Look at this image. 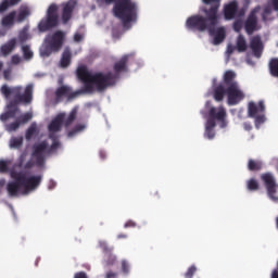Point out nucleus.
<instances>
[{"instance_id": "nucleus-53", "label": "nucleus", "mask_w": 278, "mask_h": 278, "mask_svg": "<svg viewBox=\"0 0 278 278\" xmlns=\"http://www.w3.org/2000/svg\"><path fill=\"white\" fill-rule=\"evenodd\" d=\"M11 62L12 64H21V58L18 54H14L12 58H11Z\"/></svg>"}, {"instance_id": "nucleus-46", "label": "nucleus", "mask_w": 278, "mask_h": 278, "mask_svg": "<svg viewBox=\"0 0 278 278\" xmlns=\"http://www.w3.org/2000/svg\"><path fill=\"white\" fill-rule=\"evenodd\" d=\"M10 5H14V4H12L11 0H3L0 4V12H5V10H8V8H10Z\"/></svg>"}, {"instance_id": "nucleus-26", "label": "nucleus", "mask_w": 278, "mask_h": 278, "mask_svg": "<svg viewBox=\"0 0 278 278\" xmlns=\"http://www.w3.org/2000/svg\"><path fill=\"white\" fill-rule=\"evenodd\" d=\"M49 138L50 140H52V144L50 146V148L48 147V155H51L53 151H58V149H60L61 143L58 140V136H55L54 134H49Z\"/></svg>"}, {"instance_id": "nucleus-10", "label": "nucleus", "mask_w": 278, "mask_h": 278, "mask_svg": "<svg viewBox=\"0 0 278 278\" xmlns=\"http://www.w3.org/2000/svg\"><path fill=\"white\" fill-rule=\"evenodd\" d=\"M261 179L265 184L267 197L273 201L277 195V181L275 180V176L270 173H265L262 174Z\"/></svg>"}, {"instance_id": "nucleus-4", "label": "nucleus", "mask_w": 278, "mask_h": 278, "mask_svg": "<svg viewBox=\"0 0 278 278\" xmlns=\"http://www.w3.org/2000/svg\"><path fill=\"white\" fill-rule=\"evenodd\" d=\"M49 142L47 140L35 143L31 147V159L24 165V170H31L34 166L45 168L47 164V155H49Z\"/></svg>"}, {"instance_id": "nucleus-12", "label": "nucleus", "mask_w": 278, "mask_h": 278, "mask_svg": "<svg viewBox=\"0 0 278 278\" xmlns=\"http://www.w3.org/2000/svg\"><path fill=\"white\" fill-rule=\"evenodd\" d=\"M130 58H134V53L124 54L118 61L114 63L113 75L116 76V80L118 79V77H121V73H127L129 71L127 62H129Z\"/></svg>"}, {"instance_id": "nucleus-59", "label": "nucleus", "mask_w": 278, "mask_h": 278, "mask_svg": "<svg viewBox=\"0 0 278 278\" xmlns=\"http://www.w3.org/2000/svg\"><path fill=\"white\" fill-rule=\"evenodd\" d=\"M125 229H128V227H136V224L134 220H128L124 225Z\"/></svg>"}, {"instance_id": "nucleus-35", "label": "nucleus", "mask_w": 278, "mask_h": 278, "mask_svg": "<svg viewBox=\"0 0 278 278\" xmlns=\"http://www.w3.org/2000/svg\"><path fill=\"white\" fill-rule=\"evenodd\" d=\"M23 147V137H13L10 140L11 149H21Z\"/></svg>"}, {"instance_id": "nucleus-5", "label": "nucleus", "mask_w": 278, "mask_h": 278, "mask_svg": "<svg viewBox=\"0 0 278 278\" xmlns=\"http://www.w3.org/2000/svg\"><path fill=\"white\" fill-rule=\"evenodd\" d=\"M11 179H15V181H22V194H29V192H34V190H38L40 185L42 184V175H33L25 176L23 172H17L16 169H10Z\"/></svg>"}, {"instance_id": "nucleus-44", "label": "nucleus", "mask_w": 278, "mask_h": 278, "mask_svg": "<svg viewBox=\"0 0 278 278\" xmlns=\"http://www.w3.org/2000/svg\"><path fill=\"white\" fill-rule=\"evenodd\" d=\"M270 14H273V8L270 7H265L263 14H262V18L264 22L268 21V16H270Z\"/></svg>"}, {"instance_id": "nucleus-54", "label": "nucleus", "mask_w": 278, "mask_h": 278, "mask_svg": "<svg viewBox=\"0 0 278 278\" xmlns=\"http://www.w3.org/2000/svg\"><path fill=\"white\" fill-rule=\"evenodd\" d=\"M122 270L123 273H126V274L129 273V264L126 261L122 263Z\"/></svg>"}, {"instance_id": "nucleus-36", "label": "nucleus", "mask_w": 278, "mask_h": 278, "mask_svg": "<svg viewBox=\"0 0 278 278\" xmlns=\"http://www.w3.org/2000/svg\"><path fill=\"white\" fill-rule=\"evenodd\" d=\"M247 188L248 190H250V192H255L260 190V182H257V180H255L254 178H251L247 182Z\"/></svg>"}, {"instance_id": "nucleus-15", "label": "nucleus", "mask_w": 278, "mask_h": 278, "mask_svg": "<svg viewBox=\"0 0 278 278\" xmlns=\"http://www.w3.org/2000/svg\"><path fill=\"white\" fill-rule=\"evenodd\" d=\"M208 116L222 124V127H227V111L225 106H212L208 111Z\"/></svg>"}, {"instance_id": "nucleus-27", "label": "nucleus", "mask_w": 278, "mask_h": 278, "mask_svg": "<svg viewBox=\"0 0 278 278\" xmlns=\"http://www.w3.org/2000/svg\"><path fill=\"white\" fill-rule=\"evenodd\" d=\"M15 18H16V11L10 12L8 15H5L2 18L3 27H12V25H14Z\"/></svg>"}, {"instance_id": "nucleus-17", "label": "nucleus", "mask_w": 278, "mask_h": 278, "mask_svg": "<svg viewBox=\"0 0 278 278\" xmlns=\"http://www.w3.org/2000/svg\"><path fill=\"white\" fill-rule=\"evenodd\" d=\"M31 118H34V115L31 113H24L23 115L17 117L15 122L8 124L5 129L9 132L16 131L21 127V125H26V123H29V121H31Z\"/></svg>"}, {"instance_id": "nucleus-42", "label": "nucleus", "mask_w": 278, "mask_h": 278, "mask_svg": "<svg viewBox=\"0 0 278 278\" xmlns=\"http://www.w3.org/2000/svg\"><path fill=\"white\" fill-rule=\"evenodd\" d=\"M194 273H197V266L191 265L187 271L185 273V278H193L194 277Z\"/></svg>"}, {"instance_id": "nucleus-63", "label": "nucleus", "mask_w": 278, "mask_h": 278, "mask_svg": "<svg viewBox=\"0 0 278 278\" xmlns=\"http://www.w3.org/2000/svg\"><path fill=\"white\" fill-rule=\"evenodd\" d=\"M125 238H127V235H125V233L117 235V240H123Z\"/></svg>"}, {"instance_id": "nucleus-20", "label": "nucleus", "mask_w": 278, "mask_h": 278, "mask_svg": "<svg viewBox=\"0 0 278 278\" xmlns=\"http://www.w3.org/2000/svg\"><path fill=\"white\" fill-rule=\"evenodd\" d=\"M238 16V1L232 0L224 5V17L226 21H233Z\"/></svg>"}, {"instance_id": "nucleus-30", "label": "nucleus", "mask_w": 278, "mask_h": 278, "mask_svg": "<svg viewBox=\"0 0 278 278\" xmlns=\"http://www.w3.org/2000/svg\"><path fill=\"white\" fill-rule=\"evenodd\" d=\"M17 113V111L8 109L7 112L0 115V121H2V123H5V121H10V118H16Z\"/></svg>"}, {"instance_id": "nucleus-61", "label": "nucleus", "mask_w": 278, "mask_h": 278, "mask_svg": "<svg viewBox=\"0 0 278 278\" xmlns=\"http://www.w3.org/2000/svg\"><path fill=\"white\" fill-rule=\"evenodd\" d=\"M271 3L274 5V10H276V12L278 11V0H271Z\"/></svg>"}, {"instance_id": "nucleus-49", "label": "nucleus", "mask_w": 278, "mask_h": 278, "mask_svg": "<svg viewBox=\"0 0 278 278\" xmlns=\"http://www.w3.org/2000/svg\"><path fill=\"white\" fill-rule=\"evenodd\" d=\"M214 127H216V119H214V117L208 116L205 129H214Z\"/></svg>"}, {"instance_id": "nucleus-23", "label": "nucleus", "mask_w": 278, "mask_h": 278, "mask_svg": "<svg viewBox=\"0 0 278 278\" xmlns=\"http://www.w3.org/2000/svg\"><path fill=\"white\" fill-rule=\"evenodd\" d=\"M71 62H73V52L71 48H65L60 60L61 68H68Z\"/></svg>"}, {"instance_id": "nucleus-48", "label": "nucleus", "mask_w": 278, "mask_h": 278, "mask_svg": "<svg viewBox=\"0 0 278 278\" xmlns=\"http://www.w3.org/2000/svg\"><path fill=\"white\" fill-rule=\"evenodd\" d=\"M3 78L5 79V81H11V79H12V67H9V68L3 71Z\"/></svg>"}, {"instance_id": "nucleus-52", "label": "nucleus", "mask_w": 278, "mask_h": 278, "mask_svg": "<svg viewBox=\"0 0 278 278\" xmlns=\"http://www.w3.org/2000/svg\"><path fill=\"white\" fill-rule=\"evenodd\" d=\"M18 38L22 42H27L29 39V34H27V30H22L18 35Z\"/></svg>"}, {"instance_id": "nucleus-60", "label": "nucleus", "mask_w": 278, "mask_h": 278, "mask_svg": "<svg viewBox=\"0 0 278 278\" xmlns=\"http://www.w3.org/2000/svg\"><path fill=\"white\" fill-rule=\"evenodd\" d=\"M114 277H116V273H114V271H109L106 274V278H114Z\"/></svg>"}, {"instance_id": "nucleus-25", "label": "nucleus", "mask_w": 278, "mask_h": 278, "mask_svg": "<svg viewBox=\"0 0 278 278\" xmlns=\"http://www.w3.org/2000/svg\"><path fill=\"white\" fill-rule=\"evenodd\" d=\"M73 10H75V5H73V3H71V2H67L63 7V12H62L63 23H66L67 21H71V17L73 16Z\"/></svg>"}, {"instance_id": "nucleus-62", "label": "nucleus", "mask_w": 278, "mask_h": 278, "mask_svg": "<svg viewBox=\"0 0 278 278\" xmlns=\"http://www.w3.org/2000/svg\"><path fill=\"white\" fill-rule=\"evenodd\" d=\"M227 53H228L229 55H231V53H233V46H228V48H227Z\"/></svg>"}, {"instance_id": "nucleus-9", "label": "nucleus", "mask_w": 278, "mask_h": 278, "mask_svg": "<svg viewBox=\"0 0 278 278\" xmlns=\"http://www.w3.org/2000/svg\"><path fill=\"white\" fill-rule=\"evenodd\" d=\"M116 75L114 73L109 72L106 74L97 73L93 74L91 84L96 86L97 90H105V88H110V86H114L116 84Z\"/></svg>"}, {"instance_id": "nucleus-3", "label": "nucleus", "mask_w": 278, "mask_h": 278, "mask_svg": "<svg viewBox=\"0 0 278 278\" xmlns=\"http://www.w3.org/2000/svg\"><path fill=\"white\" fill-rule=\"evenodd\" d=\"M113 14L122 22L123 27L129 29V24L138 21V4L131 0H116Z\"/></svg>"}, {"instance_id": "nucleus-8", "label": "nucleus", "mask_w": 278, "mask_h": 278, "mask_svg": "<svg viewBox=\"0 0 278 278\" xmlns=\"http://www.w3.org/2000/svg\"><path fill=\"white\" fill-rule=\"evenodd\" d=\"M58 4L52 3L49 5L46 16L38 24L39 31H51L53 27H58L60 24V15H58Z\"/></svg>"}, {"instance_id": "nucleus-19", "label": "nucleus", "mask_w": 278, "mask_h": 278, "mask_svg": "<svg viewBox=\"0 0 278 278\" xmlns=\"http://www.w3.org/2000/svg\"><path fill=\"white\" fill-rule=\"evenodd\" d=\"M266 112V104L263 100H260L258 103L253 101L248 104V116L250 118H255L256 115L264 114Z\"/></svg>"}, {"instance_id": "nucleus-40", "label": "nucleus", "mask_w": 278, "mask_h": 278, "mask_svg": "<svg viewBox=\"0 0 278 278\" xmlns=\"http://www.w3.org/2000/svg\"><path fill=\"white\" fill-rule=\"evenodd\" d=\"M18 103H23V102H20L18 100H12L7 105V108L8 110H13L14 112H18Z\"/></svg>"}, {"instance_id": "nucleus-18", "label": "nucleus", "mask_w": 278, "mask_h": 278, "mask_svg": "<svg viewBox=\"0 0 278 278\" xmlns=\"http://www.w3.org/2000/svg\"><path fill=\"white\" fill-rule=\"evenodd\" d=\"M250 49L252 50L254 58H262V53H264V42H262V37L260 35L253 36L250 39Z\"/></svg>"}, {"instance_id": "nucleus-58", "label": "nucleus", "mask_w": 278, "mask_h": 278, "mask_svg": "<svg viewBox=\"0 0 278 278\" xmlns=\"http://www.w3.org/2000/svg\"><path fill=\"white\" fill-rule=\"evenodd\" d=\"M243 129L245 131H251V129H253V126L251 125V123L245 122V123H243Z\"/></svg>"}, {"instance_id": "nucleus-34", "label": "nucleus", "mask_w": 278, "mask_h": 278, "mask_svg": "<svg viewBox=\"0 0 278 278\" xmlns=\"http://www.w3.org/2000/svg\"><path fill=\"white\" fill-rule=\"evenodd\" d=\"M29 16V9L28 8H21L17 14L16 23H23L25 18Z\"/></svg>"}, {"instance_id": "nucleus-51", "label": "nucleus", "mask_w": 278, "mask_h": 278, "mask_svg": "<svg viewBox=\"0 0 278 278\" xmlns=\"http://www.w3.org/2000/svg\"><path fill=\"white\" fill-rule=\"evenodd\" d=\"M100 248L102 249L103 253H112V248L108 247V242L100 241Z\"/></svg>"}, {"instance_id": "nucleus-41", "label": "nucleus", "mask_w": 278, "mask_h": 278, "mask_svg": "<svg viewBox=\"0 0 278 278\" xmlns=\"http://www.w3.org/2000/svg\"><path fill=\"white\" fill-rule=\"evenodd\" d=\"M254 118H255V126L256 127L258 125H262V124L266 123V115H264V113H260Z\"/></svg>"}, {"instance_id": "nucleus-14", "label": "nucleus", "mask_w": 278, "mask_h": 278, "mask_svg": "<svg viewBox=\"0 0 278 278\" xmlns=\"http://www.w3.org/2000/svg\"><path fill=\"white\" fill-rule=\"evenodd\" d=\"M76 75L78 77V79L80 81H83V84H85V88L86 90L90 91L92 90V78L94 77V75L90 74V72H88V68L84 65L79 66L76 71Z\"/></svg>"}, {"instance_id": "nucleus-7", "label": "nucleus", "mask_w": 278, "mask_h": 278, "mask_svg": "<svg viewBox=\"0 0 278 278\" xmlns=\"http://www.w3.org/2000/svg\"><path fill=\"white\" fill-rule=\"evenodd\" d=\"M1 93L3 97H12L13 94L15 101L29 104L34 101V85H27L24 93L23 87L21 86L10 88L8 85H3L1 87Z\"/></svg>"}, {"instance_id": "nucleus-45", "label": "nucleus", "mask_w": 278, "mask_h": 278, "mask_svg": "<svg viewBox=\"0 0 278 278\" xmlns=\"http://www.w3.org/2000/svg\"><path fill=\"white\" fill-rule=\"evenodd\" d=\"M249 3H251V0H245V4L243 8H241L239 11H237V16L242 17L244 14H247V9L249 8Z\"/></svg>"}, {"instance_id": "nucleus-2", "label": "nucleus", "mask_w": 278, "mask_h": 278, "mask_svg": "<svg viewBox=\"0 0 278 278\" xmlns=\"http://www.w3.org/2000/svg\"><path fill=\"white\" fill-rule=\"evenodd\" d=\"M236 72L231 70L225 72L223 81L214 88L215 101H223L225 94L228 97V105H238L240 101H243L245 94L236 81Z\"/></svg>"}, {"instance_id": "nucleus-50", "label": "nucleus", "mask_w": 278, "mask_h": 278, "mask_svg": "<svg viewBox=\"0 0 278 278\" xmlns=\"http://www.w3.org/2000/svg\"><path fill=\"white\" fill-rule=\"evenodd\" d=\"M205 136L206 138H208V140L214 139V137L216 136L214 128H205Z\"/></svg>"}, {"instance_id": "nucleus-32", "label": "nucleus", "mask_w": 278, "mask_h": 278, "mask_svg": "<svg viewBox=\"0 0 278 278\" xmlns=\"http://www.w3.org/2000/svg\"><path fill=\"white\" fill-rule=\"evenodd\" d=\"M22 53L24 60L26 61H29L34 58V51H31V48L28 45L22 46Z\"/></svg>"}, {"instance_id": "nucleus-22", "label": "nucleus", "mask_w": 278, "mask_h": 278, "mask_svg": "<svg viewBox=\"0 0 278 278\" xmlns=\"http://www.w3.org/2000/svg\"><path fill=\"white\" fill-rule=\"evenodd\" d=\"M62 125H64V115L61 114L58 115L54 119H52V122L48 126V129L50 134H53L55 136L58 131L62 130Z\"/></svg>"}, {"instance_id": "nucleus-16", "label": "nucleus", "mask_w": 278, "mask_h": 278, "mask_svg": "<svg viewBox=\"0 0 278 278\" xmlns=\"http://www.w3.org/2000/svg\"><path fill=\"white\" fill-rule=\"evenodd\" d=\"M207 31L210 36H213V45H220L227 38V31L223 26L216 28V25H211Z\"/></svg>"}, {"instance_id": "nucleus-24", "label": "nucleus", "mask_w": 278, "mask_h": 278, "mask_svg": "<svg viewBox=\"0 0 278 278\" xmlns=\"http://www.w3.org/2000/svg\"><path fill=\"white\" fill-rule=\"evenodd\" d=\"M15 49H16V38H12L7 43L1 46V53L2 55L7 56V55H10V53H12V51H14Z\"/></svg>"}, {"instance_id": "nucleus-31", "label": "nucleus", "mask_w": 278, "mask_h": 278, "mask_svg": "<svg viewBox=\"0 0 278 278\" xmlns=\"http://www.w3.org/2000/svg\"><path fill=\"white\" fill-rule=\"evenodd\" d=\"M262 162L261 161H255L253 159H250L248 162V168L249 170L255 172V170H262Z\"/></svg>"}, {"instance_id": "nucleus-39", "label": "nucleus", "mask_w": 278, "mask_h": 278, "mask_svg": "<svg viewBox=\"0 0 278 278\" xmlns=\"http://www.w3.org/2000/svg\"><path fill=\"white\" fill-rule=\"evenodd\" d=\"M27 157V152H23L20 157H18V162L16 164L17 168H22L23 170H25V160Z\"/></svg>"}, {"instance_id": "nucleus-29", "label": "nucleus", "mask_w": 278, "mask_h": 278, "mask_svg": "<svg viewBox=\"0 0 278 278\" xmlns=\"http://www.w3.org/2000/svg\"><path fill=\"white\" fill-rule=\"evenodd\" d=\"M237 50L239 53H244V51H247V39L243 35H239L237 38Z\"/></svg>"}, {"instance_id": "nucleus-33", "label": "nucleus", "mask_w": 278, "mask_h": 278, "mask_svg": "<svg viewBox=\"0 0 278 278\" xmlns=\"http://www.w3.org/2000/svg\"><path fill=\"white\" fill-rule=\"evenodd\" d=\"M75 118H77V109H73L65 121H63L65 127H71Z\"/></svg>"}, {"instance_id": "nucleus-64", "label": "nucleus", "mask_w": 278, "mask_h": 278, "mask_svg": "<svg viewBox=\"0 0 278 278\" xmlns=\"http://www.w3.org/2000/svg\"><path fill=\"white\" fill-rule=\"evenodd\" d=\"M271 278H278V269H275V270L271 273Z\"/></svg>"}, {"instance_id": "nucleus-43", "label": "nucleus", "mask_w": 278, "mask_h": 278, "mask_svg": "<svg viewBox=\"0 0 278 278\" xmlns=\"http://www.w3.org/2000/svg\"><path fill=\"white\" fill-rule=\"evenodd\" d=\"M242 20H236L232 24V28L235 29V31H237V34H240V31H242Z\"/></svg>"}, {"instance_id": "nucleus-1", "label": "nucleus", "mask_w": 278, "mask_h": 278, "mask_svg": "<svg viewBox=\"0 0 278 278\" xmlns=\"http://www.w3.org/2000/svg\"><path fill=\"white\" fill-rule=\"evenodd\" d=\"M204 5H210V8H202L203 15H192L187 18L186 27L192 31H207L212 25H218L220 21V15H218V10H220V0H202Z\"/></svg>"}, {"instance_id": "nucleus-57", "label": "nucleus", "mask_w": 278, "mask_h": 278, "mask_svg": "<svg viewBox=\"0 0 278 278\" xmlns=\"http://www.w3.org/2000/svg\"><path fill=\"white\" fill-rule=\"evenodd\" d=\"M84 40V36L81 34H75L74 35V41L75 42H81Z\"/></svg>"}, {"instance_id": "nucleus-56", "label": "nucleus", "mask_w": 278, "mask_h": 278, "mask_svg": "<svg viewBox=\"0 0 278 278\" xmlns=\"http://www.w3.org/2000/svg\"><path fill=\"white\" fill-rule=\"evenodd\" d=\"M99 3H104V5H112V3L116 4L117 0H98Z\"/></svg>"}, {"instance_id": "nucleus-47", "label": "nucleus", "mask_w": 278, "mask_h": 278, "mask_svg": "<svg viewBox=\"0 0 278 278\" xmlns=\"http://www.w3.org/2000/svg\"><path fill=\"white\" fill-rule=\"evenodd\" d=\"M10 162L0 160V173H8Z\"/></svg>"}, {"instance_id": "nucleus-11", "label": "nucleus", "mask_w": 278, "mask_h": 278, "mask_svg": "<svg viewBox=\"0 0 278 278\" xmlns=\"http://www.w3.org/2000/svg\"><path fill=\"white\" fill-rule=\"evenodd\" d=\"M257 12H260V8L253 9L248 18L244 22V29L248 36H253L254 31H257Z\"/></svg>"}, {"instance_id": "nucleus-13", "label": "nucleus", "mask_w": 278, "mask_h": 278, "mask_svg": "<svg viewBox=\"0 0 278 278\" xmlns=\"http://www.w3.org/2000/svg\"><path fill=\"white\" fill-rule=\"evenodd\" d=\"M55 97L56 101H60L62 97H67L68 100L75 99L79 97V94H84V90H76L73 91V89L66 85H63L55 90Z\"/></svg>"}, {"instance_id": "nucleus-55", "label": "nucleus", "mask_w": 278, "mask_h": 278, "mask_svg": "<svg viewBox=\"0 0 278 278\" xmlns=\"http://www.w3.org/2000/svg\"><path fill=\"white\" fill-rule=\"evenodd\" d=\"M74 278H88L86 271H78L74 275Z\"/></svg>"}, {"instance_id": "nucleus-28", "label": "nucleus", "mask_w": 278, "mask_h": 278, "mask_svg": "<svg viewBox=\"0 0 278 278\" xmlns=\"http://www.w3.org/2000/svg\"><path fill=\"white\" fill-rule=\"evenodd\" d=\"M36 134H38V124H36V122H33L25 132L26 140H31V138H34Z\"/></svg>"}, {"instance_id": "nucleus-6", "label": "nucleus", "mask_w": 278, "mask_h": 278, "mask_svg": "<svg viewBox=\"0 0 278 278\" xmlns=\"http://www.w3.org/2000/svg\"><path fill=\"white\" fill-rule=\"evenodd\" d=\"M62 45H64V33L56 30L54 34L48 35L45 38L39 53L41 58H49L51 53H58L62 49Z\"/></svg>"}, {"instance_id": "nucleus-38", "label": "nucleus", "mask_w": 278, "mask_h": 278, "mask_svg": "<svg viewBox=\"0 0 278 278\" xmlns=\"http://www.w3.org/2000/svg\"><path fill=\"white\" fill-rule=\"evenodd\" d=\"M86 129V125L84 124H77L74 129L68 131V137L73 138V136H76V134H79V131H84Z\"/></svg>"}, {"instance_id": "nucleus-21", "label": "nucleus", "mask_w": 278, "mask_h": 278, "mask_svg": "<svg viewBox=\"0 0 278 278\" xmlns=\"http://www.w3.org/2000/svg\"><path fill=\"white\" fill-rule=\"evenodd\" d=\"M21 188H23L22 180L14 179L13 181H9L7 184V192L9 197L14 198L18 197V194H23V191H21Z\"/></svg>"}, {"instance_id": "nucleus-37", "label": "nucleus", "mask_w": 278, "mask_h": 278, "mask_svg": "<svg viewBox=\"0 0 278 278\" xmlns=\"http://www.w3.org/2000/svg\"><path fill=\"white\" fill-rule=\"evenodd\" d=\"M269 71L273 77H278V59H273L270 61Z\"/></svg>"}]
</instances>
